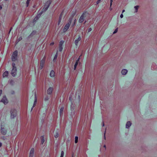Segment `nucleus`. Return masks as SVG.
<instances>
[{"mask_svg":"<svg viewBox=\"0 0 157 157\" xmlns=\"http://www.w3.org/2000/svg\"><path fill=\"white\" fill-rule=\"evenodd\" d=\"M74 15H73L71 17H70L68 20V23L66 24L63 29V31L64 32H66L67 31L70 26V24L71 23L72 21Z\"/></svg>","mask_w":157,"mask_h":157,"instance_id":"obj_1","label":"nucleus"},{"mask_svg":"<svg viewBox=\"0 0 157 157\" xmlns=\"http://www.w3.org/2000/svg\"><path fill=\"white\" fill-rule=\"evenodd\" d=\"M88 14L86 13H83L80 17L78 20L79 23L82 22L85 20V18L88 15Z\"/></svg>","mask_w":157,"mask_h":157,"instance_id":"obj_2","label":"nucleus"},{"mask_svg":"<svg viewBox=\"0 0 157 157\" xmlns=\"http://www.w3.org/2000/svg\"><path fill=\"white\" fill-rule=\"evenodd\" d=\"M51 3V2L50 0H48L47 1L43 8V11H46L47 10Z\"/></svg>","mask_w":157,"mask_h":157,"instance_id":"obj_3","label":"nucleus"},{"mask_svg":"<svg viewBox=\"0 0 157 157\" xmlns=\"http://www.w3.org/2000/svg\"><path fill=\"white\" fill-rule=\"evenodd\" d=\"M11 118L13 119L16 116V110L15 109H12L10 111Z\"/></svg>","mask_w":157,"mask_h":157,"instance_id":"obj_4","label":"nucleus"},{"mask_svg":"<svg viewBox=\"0 0 157 157\" xmlns=\"http://www.w3.org/2000/svg\"><path fill=\"white\" fill-rule=\"evenodd\" d=\"M17 51H15L13 53L12 56V60L13 61H14L17 59Z\"/></svg>","mask_w":157,"mask_h":157,"instance_id":"obj_5","label":"nucleus"},{"mask_svg":"<svg viewBox=\"0 0 157 157\" xmlns=\"http://www.w3.org/2000/svg\"><path fill=\"white\" fill-rule=\"evenodd\" d=\"M0 102L3 103L5 105L7 104L8 101L6 96H4Z\"/></svg>","mask_w":157,"mask_h":157,"instance_id":"obj_6","label":"nucleus"},{"mask_svg":"<svg viewBox=\"0 0 157 157\" xmlns=\"http://www.w3.org/2000/svg\"><path fill=\"white\" fill-rule=\"evenodd\" d=\"M1 130H0L1 133L3 135H6L7 132V130L6 129V128H5L4 127H2V125H1Z\"/></svg>","mask_w":157,"mask_h":157,"instance_id":"obj_7","label":"nucleus"},{"mask_svg":"<svg viewBox=\"0 0 157 157\" xmlns=\"http://www.w3.org/2000/svg\"><path fill=\"white\" fill-rule=\"evenodd\" d=\"M17 70L16 68H12L11 74L13 77H15L17 75Z\"/></svg>","mask_w":157,"mask_h":157,"instance_id":"obj_8","label":"nucleus"},{"mask_svg":"<svg viewBox=\"0 0 157 157\" xmlns=\"http://www.w3.org/2000/svg\"><path fill=\"white\" fill-rule=\"evenodd\" d=\"M64 41L63 40L60 41L59 43V49L60 52H61L62 51L63 49L62 45Z\"/></svg>","mask_w":157,"mask_h":157,"instance_id":"obj_9","label":"nucleus"},{"mask_svg":"<svg viewBox=\"0 0 157 157\" xmlns=\"http://www.w3.org/2000/svg\"><path fill=\"white\" fill-rule=\"evenodd\" d=\"M44 63H45V60L43 59L41 60V61L40 62V66L39 68L41 70L43 68V67L44 65Z\"/></svg>","mask_w":157,"mask_h":157,"instance_id":"obj_10","label":"nucleus"},{"mask_svg":"<svg viewBox=\"0 0 157 157\" xmlns=\"http://www.w3.org/2000/svg\"><path fill=\"white\" fill-rule=\"evenodd\" d=\"M34 148H32L30 152L29 157H33L34 154Z\"/></svg>","mask_w":157,"mask_h":157,"instance_id":"obj_11","label":"nucleus"},{"mask_svg":"<svg viewBox=\"0 0 157 157\" xmlns=\"http://www.w3.org/2000/svg\"><path fill=\"white\" fill-rule=\"evenodd\" d=\"M8 83L10 85L13 86L15 84V81L13 79H10L8 81Z\"/></svg>","mask_w":157,"mask_h":157,"instance_id":"obj_12","label":"nucleus"},{"mask_svg":"<svg viewBox=\"0 0 157 157\" xmlns=\"http://www.w3.org/2000/svg\"><path fill=\"white\" fill-rule=\"evenodd\" d=\"M131 125H132L131 122L130 121H128L127 122L126 124V128H130V127L131 126Z\"/></svg>","mask_w":157,"mask_h":157,"instance_id":"obj_13","label":"nucleus"},{"mask_svg":"<svg viewBox=\"0 0 157 157\" xmlns=\"http://www.w3.org/2000/svg\"><path fill=\"white\" fill-rule=\"evenodd\" d=\"M53 88L52 87H49L47 90V93L48 94H51L52 93Z\"/></svg>","mask_w":157,"mask_h":157,"instance_id":"obj_14","label":"nucleus"},{"mask_svg":"<svg viewBox=\"0 0 157 157\" xmlns=\"http://www.w3.org/2000/svg\"><path fill=\"white\" fill-rule=\"evenodd\" d=\"M128 70L126 69H123L121 71V73L123 75H126L128 73Z\"/></svg>","mask_w":157,"mask_h":157,"instance_id":"obj_15","label":"nucleus"},{"mask_svg":"<svg viewBox=\"0 0 157 157\" xmlns=\"http://www.w3.org/2000/svg\"><path fill=\"white\" fill-rule=\"evenodd\" d=\"M63 15V12H62L61 13V14L59 17L58 23V25H59L61 22Z\"/></svg>","mask_w":157,"mask_h":157,"instance_id":"obj_16","label":"nucleus"},{"mask_svg":"<svg viewBox=\"0 0 157 157\" xmlns=\"http://www.w3.org/2000/svg\"><path fill=\"white\" fill-rule=\"evenodd\" d=\"M36 33V31H33L32 33L29 35V36L28 37L29 38L32 37L34 35H35Z\"/></svg>","mask_w":157,"mask_h":157,"instance_id":"obj_17","label":"nucleus"},{"mask_svg":"<svg viewBox=\"0 0 157 157\" xmlns=\"http://www.w3.org/2000/svg\"><path fill=\"white\" fill-rule=\"evenodd\" d=\"M35 101L34 102V104H33V107L32 108L31 110H32L33 109V108L35 107V105H36V103L37 99H36V93H35Z\"/></svg>","mask_w":157,"mask_h":157,"instance_id":"obj_18","label":"nucleus"},{"mask_svg":"<svg viewBox=\"0 0 157 157\" xmlns=\"http://www.w3.org/2000/svg\"><path fill=\"white\" fill-rule=\"evenodd\" d=\"M63 109L64 107H62L60 109L59 113L60 115V116H62L63 115Z\"/></svg>","mask_w":157,"mask_h":157,"instance_id":"obj_19","label":"nucleus"},{"mask_svg":"<svg viewBox=\"0 0 157 157\" xmlns=\"http://www.w3.org/2000/svg\"><path fill=\"white\" fill-rule=\"evenodd\" d=\"M9 74V72L8 71L5 72L3 75V77L5 78L7 77Z\"/></svg>","mask_w":157,"mask_h":157,"instance_id":"obj_20","label":"nucleus"},{"mask_svg":"<svg viewBox=\"0 0 157 157\" xmlns=\"http://www.w3.org/2000/svg\"><path fill=\"white\" fill-rule=\"evenodd\" d=\"M50 75L51 77H54L55 76V72L53 71H52L50 74Z\"/></svg>","mask_w":157,"mask_h":157,"instance_id":"obj_21","label":"nucleus"},{"mask_svg":"<svg viewBox=\"0 0 157 157\" xmlns=\"http://www.w3.org/2000/svg\"><path fill=\"white\" fill-rule=\"evenodd\" d=\"M40 139L41 140V144H43L44 143V136H41Z\"/></svg>","mask_w":157,"mask_h":157,"instance_id":"obj_22","label":"nucleus"},{"mask_svg":"<svg viewBox=\"0 0 157 157\" xmlns=\"http://www.w3.org/2000/svg\"><path fill=\"white\" fill-rule=\"evenodd\" d=\"M138 7H139L138 6H136L134 7V8L135 9V11L134 12L135 13H136L137 12L138 10Z\"/></svg>","mask_w":157,"mask_h":157,"instance_id":"obj_23","label":"nucleus"},{"mask_svg":"<svg viewBox=\"0 0 157 157\" xmlns=\"http://www.w3.org/2000/svg\"><path fill=\"white\" fill-rule=\"evenodd\" d=\"M78 62H76H76L74 66V70H75L76 67H77V66L78 65Z\"/></svg>","mask_w":157,"mask_h":157,"instance_id":"obj_24","label":"nucleus"},{"mask_svg":"<svg viewBox=\"0 0 157 157\" xmlns=\"http://www.w3.org/2000/svg\"><path fill=\"white\" fill-rule=\"evenodd\" d=\"M59 136V133L58 131L56 132V134L54 136L55 138H57Z\"/></svg>","mask_w":157,"mask_h":157,"instance_id":"obj_25","label":"nucleus"},{"mask_svg":"<svg viewBox=\"0 0 157 157\" xmlns=\"http://www.w3.org/2000/svg\"><path fill=\"white\" fill-rule=\"evenodd\" d=\"M22 39L21 36H20L19 38H18L16 40V42H18Z\"/></svg>","mask_w":157,"mask_h":157,"instance_id":"obj_26","label":"nucleus"},{"mask_svg":"<svg viewBox=\"0 0 157 157\" xmlns=\"http://www.w3.org/2000/svg\"><path fill=\"white\" fill-rule=\"evenodd\" d=\"M75 143H77L78 142V136H76L75 137Z\"/></svg>","mask_w":157,"mask_h":157,"instance_id":"obj_27","label":"nucleus"},{"mask_svg":"<svg viewBox=\"0 0 157 157\" xmlns=\"http://www.w3.org/2000/svg\"><path fill=\"white\" fill-rule=\"evenodd\" d=\"M15 92L14 90H12L10 91V94L11 95H14L15 94Z\"/></svg>","mask_w":157,"mask_h":157,"instance_id":"obj_28","label":"nucleus"},{"mask_svg":"<svg viewBox=\"0 0 157 157\" xmlns=\"http://www.w3.org/2000/svg\"><path fill=\"white\" fill-rule=\"evenodd\" d=\"M57 57V54H56L54 57V58L53 60V61L54 62L56 59Z\"/></svg>","mask_w":157,"mask_h":157,"instance_id":"obj_29","label":"nucleus"},{"mask_svg":"<svg viewBox=\"0 0 157 157\" xmlns=\"http://www.w3.org/2000/svg\"><path fill=\"white\" fill-rule=\"evenodd\" d=\"M64 152L63 151H62L61 152V155L60 157H63Z\"/></svg>","mask_w":157,"mask_h":157,"instance_id":"obj_30","label":"nucleus"},{"mask_svg":"<svg viewBox=\"0 0 157 157\" xmlns=\"http://www.w3.org/2000/svg\"><path fill=\"white\" fill-rule=\"evenodd\" d=\"M78 42L79 41L77 40H75V43L76 45L77 46L78 45Z\"/></svg>","mask_w":157,"mask_h":157,"instance_id":"obj_31","label":"nucleus"},{"mask_svg":"<svg viewBox=\"0 0 157 157\" xmlns=\"http://www.w3.org/2000/svg\"><path fill=\"white\" fill-rule=\"evenodd\" d=\"M12 65L13 66V68H16V67H15V64L14 63H12Z\"/></svg>","mask_w":157,"mask_h":157,"instance_id":"obj_32","label":"nucleus"},{"mask_svg":"<svg viewBox=\"0 0 157 157\" xmlns=\"http://www.w3.org/2000/svg\"><path fill=\"white\" fill-rule=\"evenodd\" d=\"M117 31H118V28H116V29L115 30V31L113 32V34H115V33H116L117 32Z\"/></svg>","mask_w":157,"mask_h":157,"instance_id":"obj_33","label":"nucleus"},{"mask_svg":"<svg viewBox=\"0 0 157 157\" xmlns=\"http://www.w3.org/2000/svg\"><path fill=\"white\" fill-rule=\"evenodd\" d=\"M30 0H27V2H26V4H27V6H28V5H29V2L30 1Z\"/></svg>","mask_w":157,"mask_h":157,"instance_id":"obj_34","label":"nucleus"},{"mask_svg":"<svg viewBox=\"0 0 157 157\" xmlns=\"http://www.w3.org/2000/svg\"><path fill=\"white\" fill-rule=\"evenodd\" d=\"M106 128H105V132H104V138L105 140H106V137H105V132H106Z\"/></svg>","mask_w":157,"mask_h":157,"instance_id":"obj_35","label":"nucleus"},{"mask_svg":"<svg viewBox=\"0 0 157 157\" xmlns=\"http://www.w3.org/2000/svg\"><path fill=\"white\" fill-rule=\"evenodd\" d=\"M49 99V98L48 96H46L45 98H44V101H48Z\"/></svg>","mask_w":157,"mask_h":157,"instance_id":"obj_36","label":"nucleus"},{"mask_svg":"<svg viewBox=\"0 0 157 157\" xmlns=\"http://www.w3.org/2000/svg\"><path fill=\"white\" fill-rule=\"evenodd\" d=\"M79 41H80L81 40V37L80 36H79L78 38L77 39Z\"/></svg>","mask_w":157,"mask_h":157,"instance_id":"obj_37","label":"nucleus"},{"mask_svg":"<svg viewBox=\"0 0 157 157\" xmlns=\"http://www.w3.org/2000/svg\"><path fill=\"white\" fill-rule=\"evenodd\" d=\"M113 0H110V7H111L112 5V3L113 2Z\"/></svg>","mask_w":157,"mask_h":157,"instance_id":"obj_38","label":"nucleus"},{"mask_svg":"<svg viewBox=\"0 0 157 157\" xmlns=\"http://www.w3.org/2000/svg\"><path fill=\"white\" fill-rule=\"evenodd\" d=\"M101 0H98L96 2V4H98L101 2Z\"/></svg>","mask_w":157,"mask_h":157,"instance_id":"obj_39","label":"nucleus"},{"mask_svg":"<svg viewBox=\"0 0 157 157\" xmlns=\"http://www.w3.org/2000/svg\"><path fill=\"white\" fill-rule=\"evenodd\" d=\"M81 56V55L79 57V58L76 61V62H79V61L80 59V57Z\"/></svg>","mask_w":157,"mask_h":157,"instance_id":"obj_40","label":"nucleus"},{"mask_svg":"<svg viewBox=\"0 0 157 157\" xmlns=\"http://www.w3.org/2000/svg\"><path fill=\"white\" fill-rule=\"evenodd\" d=\"M91 30H92V29L91 28H90L88 29V31L89 32L91 31Z\"/></svg>","mask_w":157,"mask_h":157,"instance_id":"obj_41","label":"nucleus"},{"mask_svg":"<svg viewBox=\"0 0 157 157\" xmlns=\"http://www.w3.org/2000/svg\"><path fill=\"white\" fill-rule=\"evenodd\" d=\"M120 17L121 18H122L123 17V14H122V13L121 15H120Z\"/></svg>","mask_w":157,"mask_h":157,"instance_id":"obj_42","label":"nucleus"},{"mask_svg":"<svg viewBox=\"0 0 157 157\" xmlns=\"http://www.w3.org/2000/svg\"><path fill=\"white\" fill-rule=\"evenodd\" d=\"M54 44V43L53 42H52V43L50 44V45H53Z\"/></svg>","mask_w":157,"mask_h":157,"instance_id":"obj_43","label":"nucleus"},{"mask_svg":"<svg viewBox=\"0 0 157 157\" xmlns=\"http://www.w3.org/2000/svg\"><path fill=\"white\" fill-rule=\"evenodd\" d=\"M102 126H104V124L103 121L102 123Z\"/></svg>","mask_w":157,"mask_h":157,"instance_id":"obj_44","label":"nucleus"},{"mask_svg":"<svg viewBox=\"0 0 157 157\" xmlns=\"http://www.w3.org/2000/svg\"><path fill=\"white\" fill-rule=\"evenodd\" d=\"M75 24V22H74V23L72 24V26H74Z\"/></svg>","mask_w":157,"mask_h":157,"instance_id":"obj_45","label":"nucleus"},{"mask_svg":"<svg viewBox=\"0 0 157 157\" xmlns=\"http://www.w3.org/2000/svg\"><path fill=\"white\" fill-rule=\"evenodd\" d=\"M2 139L4 140H5V139H6V138L4 137H2Z\"/></svg>","mask_w":157,"mask_h":157,"instance_id":"obj_46","label":"nucleus"},{"mask_svg":"<svg viewBox=\"0 0 157 157\" xmlns=\"http://www.w3.org/2000/svg\"><path fill=\"white\" fill-rule=\"evenodd\" d=\"M103 147L105 148V150H106V146L105 145H104Z\"/></svg>","mask_w":157,"mask_h":157,"instance_id":"obj_47","label":"nucleus"},{"mask_svg":"<svg viewBox=\"0 0 157 157\" xmlns=\"http://www.w3.org/2000/svg\"><path fill=\"white\" fill-rule=\"evenodd\" d=\"M38 16H36V17H35V18L34 19V20H35V19H36L37 20V19H38Z\"/></svg>","mask_w":157,"mask_h":157,"instance_id":"obj_48","label":"nucleus"},{"mask_svg":"<svg viewBox=\"0 0 157 157\" xmlns=\"http://www.w3.org/2000/svg\"><path fill=\"white\" fill-rule=\"evenodd\" d=\"M2 144L0 142V147L2 146Z\"/></svg>","mask_w":157,"mask_h":157,"instance_id":"obj_49","label":"nucleus"},{"mask_svg":"<svg viewBox=\"0 0 157 157\" xmlns=\"http://www.w3.org/2000/svg\"><path fill=\"white\" fill-rule=\"evenodd\" d=\"M125 12V10H123L122 11V13H123L124 12Z\"/></svg>","mask_w":157,"mask_h":157,"instance_id":"obj_50","label":"nucleus"},{"mask_svg":"<svg viewBox=\"0 0 157 157\" xmlns=\"http://www.w3.org/2000/svg\"><path fill=\"white\" fill-rule=\"evenodd\" d=\"M2 8V6H0V10H1Z\"/></svg>","mask_w":157,"mask_h":157,"instance_id":"obj_51","label":"nucleus"},{"mask_svg":"<svg viewBox=\"0 0 157 157\" xmlns=\"http://www.w3.org/2000/svg\"><path fill=\"white\" fill-rule=\"evenodd\" d=\"M78 98L79 99V100L80 99V96L79 95H78Z\"/></svg>","mask_w":157,"mask_h":157,"instance_id":"obj_52","label":"nucleus"},{"mask_svg":"<svg viewBox=\"0 0 157 157\" xmlns=\"http://www.w3.org/2000/svg\"><path fill=\"white\" fill-rule=\"evenodd\" d=\"M12 28H11L10 29V31L11 30H12Z\"/></svg>","mask_w":157,"mask_h":157,"instance_id":"obj_53","label":"nucleus"},{"mask_svg":"<svg viewBox=\"0 0 157 157\" xmlns=\"http://www.w3.org/2000/svg\"><path fill=\"white\" fill-rule=\"evenodd\" d=\"M86 22V21H85V22H84V23H85Z\"/></svg>","mask_w":157,"mask_h":157,"instance_id":"obj_54","label":"nucleus"},{"mask_svg":"<svg viewBox=\"0 0 157 157\" xmlns=\"http://www.w3.org/2000/svg\"><path fill=\"white\" fill-rule=\"evenodd\" d=\"M69 99H70H70H71V97H69Z\"/></svg>","mask_w":157,"mask_h":157,"instance_id":"obj_55","label":"nucleus"},{"mask_svg":"<svg viewBox=\"0 0 157 157\" xmlns=\"http://www.w3.org/2000/svg\"><path fill=\"white\" fill-rule=\"evenodd\" d=\"M76 20V19H75V21Z\"/></svg>","mask_w":157,"mask_h":157,"instance_id":"obj_56","label":"nucleus"},{"mask_svg":"<svg viewBox=\"0 0 157 157\" xmlns=\"http://www.w3.org/2000/svg\"><path fill=\"white\" fill-rule=\"evenodd\" d=\"M5 1H7V0H5Z\"/></svg>","mask_w":157,"mask_h":157,"instance_id":"obj_57","label":"nucleus"},{"mask_svg":"<svg viewBox=\"0 0 157 157\" xmlns=\"http://www.w3.org/2000/svg\"><path fill=\"white\" fill-rule=\"evenodd\" d=\"M72 157H73V156H72Z\"/></svg>","mask_w":157,"mask_h":157,"instance_id":"obj_58","label":"nucleus"}]
</instances>
